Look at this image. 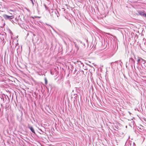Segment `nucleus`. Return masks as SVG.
<instances>
[{
    "label": "nucleus",
    "instance_id": "25",
    "mask_svg": "<svg viewBox=\"0 0 146 146\" xmlns=\"http://www.w3.org/2000/svg\"><path fill=\"white\" fill-rule=\"evenodd\" d=\"M126 66L127 68V65H126Z\"/></svg>",
    "mask_w": 146,
    "mask_h": 146
},
{
    "label": "nucleus",
    "instance_id": "6",
    "mask_svg": "<svg viewBox=\"0 0 146 146\" xmlns=\"http://www.w3.org/2000/svg\"><path fill=\"white\" fill-rule=\"evenodd\" d=\"M129 62L131 63V66L132 67H133V64L134 67L135 68V61H134L133 59L131 58H130L129 59Z\"/></svg>",
    "mask_w": 146,
    "mask_h": 146
},
{
    "label": "nucleus",
    "instance_id": "26",
    "mask_svg": "<svg viewBox=\"0 0 146 146\" xmlns=\"http://www.w3.org/2000/svg\"><path fill=\"white\" fill-rule=\"evenodd\" d=\"M141 66H142V68H143V66H142V65H141Z\"/></svg>",
    "mask_w": 146,
    "mask_h": 146
},
{
    "label": "nucleus",
    "instance_id": "4",
    "mask_svg": "<svg viewBox=\"0 0 146 146\" xmlns=\"http://www.w3.org/2000/svg\"><path fill=\"white\" fill-rule=\"evenodd\" d=\"M77 63L79 66L80 68H84V65L83 64V63L81 62V61L79 60H78L77 61Z\"/></svg>",
    "mask_w": 146,
    "mask_h": 146
},
{
    "label": "nucleus",
    "instance_id": "9",
    "mask_svg": "<svg viewBox=\"0 0 146 146\" xmlns=\"http://www.w3.org/2000/svg\"><path fill=\"white\" fill-rule=\"evenodd\" d=\"M141 61L140 62H141L143 63V64L145 63V60L142 58L140 57Z\"/></svg>",
    "mask_w": 146,
    "mask_h": 146
},
{
    "label": "nucleus",
    "instance_id": "18",
    "mask_svg": "<svg viewBox=\"0 0 146 146\" xmlns=\"http://www.w3.org/2000/svg\"><path fill=\"white\" fill-rule=\"evenodd\" d=\"M34 0H33V1H31V2L33 4V5H34Z\"/></svg>",
    "mask_w": 146,
    "mask_h": 146
},
{
    "label": "nucleus",
    "instance_id": "16",
    "mask_svg": "<svg viewBox=\"0 0 146 146\" xmlns=\"http://www.w3.org/2000/svg\"><path fill=\"white\" fill-rule=\"evenodd\" d=\"M5 109L6 110H8V107H7V105H6L5 106Z\"/></svg>",
    "mask_w": 146,
    "mask_h": 146
},
{
    "label": "nucleus",
    "instance_id": "10",
    "mask_svg": "<svg viewBox=\"0 0 146 146\" xmlns=\"http://www.w3.org/2000/svg\"><path fill=\"white\" fill-rule=\"evenodd\" d=\"M46 88H47L48 90L49 89H50L51 90L52 89V87L51 84H49L48 86L46 87Z\"/></svg>",
    "mask_w": 146,
    "mask_h": 146
},
{
    "label": "nucleus",
    "instance_id": "7",
    "mask_svg": "<svg viewBox=\"0 0 146 146\" xmlns=\"http://www.w3.org/2000/svg\"><path fill=\"white\" fill-rule=\"evenodd\" d=\"M28 128L29 129H30L32 133H34L35 134H36L34 129L32 126H31L29 125H28Z\"/></svg>",
    "mask_w": 146,
    "mask_h": 146
},
{
    "label": "nucleus",
    "instance_id": "17",
    "mask_svg": "<svg viewBox=\"0 0 146 146\" xmlns=\"http://www.w3.org/2000/svg\"><path fill=\"white\" fill-rule=\"evenodd\" d=\"M77 95V94H75L74 95V98H75V97L76 98Z\"/></svg>",
    "mask_w": 146,
    "mask_h": 146
},
{
    "label": "nucleus",
    "instance_id": "2",
    "mask_svg": "<svg viewBox=\"0 0 146 146\" xmlns=\"http://www.w3.org/2000/svg\"><path fill=\"white\" fill-rule=\"evenodd\" d=\"M111 67L113 69H114L116 68L118 65V61H116L115 62H112L111 63Z\"/></svg>",
    "mask_w": 146,
    "mask_h": 146
},
{
    "label": "nucleus",
    "instance_id": "11",
    "mask_svg": "<svg viewBox=\"0 0 146 146\" xmlns=\"http://www.w3.org/2000/svg\"><path fill=\"white\" fill-rule=\"evenodd\" d=\"M140 61H141V59H140V58H139V59H138L137 60V64H139L140 65Z\"/></svg>",
    "mask_w": 146,
    "mask_h": 146
},
{
    "label": "nucleus",
    "instance_id": "22",
    "mask_svg": "<svg viewBox=\"0 0 146 146\" xmlns=\"http://www.w3.org/2000/svg\"><path fill=\"white\" fill-rule=\"evenodd\" d=\"M133 145H134V146H135V145H135V143H133Z\"/></svg>",
    "mask_w": 146,
    "mask_h": 146
},
{
    "label": "nucleus",
    "instance_id": "13",
    "mask_svg": "<svg viewBox=\"0 0 146 146\" xmlns=\"http://www.w3.org/2000/svg\"><path fill=\"white\" fill-rule=\"evenodd\" d=\"M45 84H46L48 83L47 80L46 78H45Z\"/></svg>",
    "mask_w": 146,
    "mask_h": 146
},
{
    "label": "nucleus",
    "instance_id": "20",
    "mask_svg": "<svg viewBox=\"0 0 146 146\" xmlns=\"http://www.w3.org/2000/svg\"><path fill=\"white\" fill-rule=\"evenodd\" d=\"M142 77L144 79H145V78H146V76H143Z\"/></svg>",
    "mask_w": 146,
    "mask_h": 146
},
{
    "label": "nucleus",
    "instance_id": "24",
    "mask_svg": "<svg viewBox=\"0 0 146 146\" xmlns=\"http://www.w3.org/2000/svg\"><path fill=\"white\" fill-rule=\"evenodd\" d=\"M122 62H121L120 63V65H121V64H122Z\"/></svg>",
    "mask_w": 146,
    "mask_h": 146
},
{
    "label": "nucleus",
    "instance_id": "1",
    "mask_svg": "<svg viewBox=\"0 0 146 146\" xmlns=\"http://www.w3.org/2000/svg\"><path fill=\"white\" fill-rule=\"evenodd\" d=\"M3 16L6 20H10L13 19L14 18V17L13 15L10 16L5 14L3 15Z\"/></svg>",
    "mask_w": 146,
    "mask_h": 146
},
{
    "label": "nucleus",
    "instance_id": "21",
    "mask_svg": "<svg viewBox=\"0 0 146 146\" xmlns=\"http://www.w3.org/2000/svg\"><path fill=\"white\" fill-rule=\"evenodd\" d=\"M51 73L52 74V75L54 74L52 73V71H51Z\"/></svg>",
    "mask_w": 146,
    "mask_h": 146
},
{
    "label": "nucleus",
    "instance_id": "29",
    "mask_svg": "<svg viewBox=\"0 0 146 146\" xmlns=\"http://www.w3.org/2000/svg\"><path fill=\"white\" fill-rule=\"evenodd\" d=\"M41 146H43V145H41Z\"/></svg>",
    "mask_w": 146,
    "mask_h": 146
},
{
    "label": "nucleus",
    "instance_id": "3",
    "mask_svg": "<svg viewBox=\"0 0 146 146\" xmlns=\"http://www.w3.org/2000/svg\"><path fill=\"white\" fill-rule=\"evenodd\" d=\"M79 42L82 44V45H83V48H85L86 47L85 46V44H88V40L86 39H84L83 41H82L81 40H79Z\"/></svg>",
    "mask_w": 146,
    "mask_h": 146
},
{
    "label": "nucleus",
    "instance_id": "23",
    "mask_svg": "<svg viewBox=\"0 0 146 146\" xmlns=\"http://www.w3.org/2000/svg\"><path fill=\"white\" fill-rule=\"evenodd\" d=\"M40 131H41L42 132H43V131L41 129H40Z\"/></svg>",
    "mask_w": 146,
    "mask_h": 146
},
{
    "label": "nucleus",
    "instance_id": "14",
    "mask_svg": "<svg viewBox=\"0 0 146 146\" xmlns=\"http://www.w3.org/2000/svg\"><path fill=\"white\" fill-rule=\"evenodd\" d=\"M44 7L46 9V10H47L48 7L45 4H44Z\"/></svg>",
    "mask_w": 146,
    "mask_h": 146
},
{
    "label": "nucleus",
    "instance_id": "27",
    "mask_svg": "<svg viewBox=\"0 0 146 146\" xmlns=\"http://www.w3.org/2000/svg\"><path fill=\"white\" fill-rule=\"evenodd\" d=\"M5 97V99H6V97Z\"/></svg>",
    "mask_w": 146,
    "mask_h": 146
},
{
    "label": "nucleus",
    "instance_id": "15",
    "mask_svg": "<svg viewBox=\"0 0 146 146\" xmlns=\"http://www.w3.org/2000/svg\"><path fill=\"white\" fill-rule=\"evenodd\" d=\"M76 88V91L77 92H78V90H79V88Z\"/></svg>",
    "mask_w": 146,
    "mask_h": 146
},
{
    "label": "nucleus",
    "instance_id": "5",
    "mask_svg": "<svg viewBox=\"0 0 146 146\" xmlns=\"http://www.w3.org/2000/svg\"><path fill=\"white\" fill-rule=\"evenodd\" d=\"M52 15H54L55 16H57V17H58L59 13L58 11L56 10H53L52 12Z\"/></svg>",
    "mask_w": 146,
    "mask_h": 146
},
{
    "label": "nucleus",
    "instance_id": "28",
    "mask_svg": "<svg viewBox=\"0 0 146 146\" xmlns=\"http://www.w3.org/2000/svg\"><path fill=\"white\" fill-rule=\"evenodd\" d=\"M146 64V61H145V63Z\"/></svg>",
    "mask_w": 146,
    "mask_h": 146
},
{
    "label": "nucleus",
    "instance_id": "8",
    "mask_svg": "<svg viewBox=\"0 0 146 146\" xmlns=\"http://www.w3.org/2000/svg\"><path fill=\"white\" fill-rule=\"evenodd\" d=\"M145 13L143 11H139L138 12L137 15H139L141 16L144 17Z\"/></svg>",
    "mask_w": 146,
    "mask_h": 146
},
{
    "label": "nucleus",
    "instance_id": "19",
    "mask_svg": "<svg viewBox=\"0 0 146 146\" xmlns=\"http://www.w3.org/2000/svg\"><path fill=\"white\" fill-rule=\"evenodd\" d=\"M143 17H145L146 18V13H145Z\"/></svg>",
    "mask_w": 146,
    "mask_h": 146
},
{
    "label": "nucleus",
    "instance_id": "12",
    "mask_svg": "<svg viewBox=\"0 0 146 146\" xmlns=\"http://www.w3.org/2000/svg\"><path fill=\"white\" fill-rule=\"evenodd\" d=\"M75 45L76 48L77 49V50H78L79 49V47L76 44H75Z\"/></svg>",
    "mask_w": 146,
    "mask_h": 146
}]
</instances>
